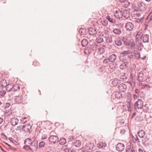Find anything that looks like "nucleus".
Returning a JSON list of instances; mask_svg holds the SVG:
<instances>
[{"label": "nucleus", "mask_w": 152, "mask_h": 152, "mask_svg": "<svg viewBox=\"0 0 152 152\" xmlns=\"http://www.w3.org/2000/svg\"><path fill=\"white\" fill-rule=\"evenodd\" d=\"M29 146L30 150L32 152L37 150L38 148V142L37 141H33Z\"/></svg>", "instance_id": "obj_1"}, {"label": "nucleus", "mask_w": 152, "mask_h": 152, "mask_svg": "<svg viewBox=\"0 0 152 152\" xmlns=\"http://www.w3.org/2000/svg\"><path fill=\"white\" fill-rule=\"evenodd\" d=\"M134 36L136 38V41H141L142 37V33L140 31H136L134 34Z\"/></svg>", "instance_id": "obj_2"}, {"label": "nucleus", "mask_w": 152, "mask_h": 152, "mask_svg": "<svg viewBox=\"0 0 152 152\" xmlns=\"http://www.w3.org/2000/svg\"><path fill=\"white\" fill-rule=\"evenodd\" d=\"M143 102L140 99L135 102L134 104V109L136 110V107L138 109H141L143 106Z\"/></svg>", "instance_id": "obj_3"}, {"label": "nucleus", "mask_w": 152, "mask_h": 152, "mask_svg": "<svg viewBox=\"0 0 152 152\" xmlns=\"http://www.w3.org/2000/svg\"><path fill=\"white\" fill-rule=\"evenodd\" d=\"M49 140L50 142L53 144L57 143L59 141L58 138L56 135L50 136L49 138Z\"/></svg>", "instance_id": "obj_4"}, {"label": "nucleus", "mask_w": 152, "mask_h": 152, "mask_svg": "<svg viewBox=\"0 0 152 152\" xmlns=\"http://www.w3.org/2000/svg\"><path fill=\"white\" fill-rule=\"evenodd\" d=\"M125 28L127 31H132L134 28V26L132 23L128 22L126 24Z\"/></svg>", "instance_id": "obj_5"}, {"label": "nucleus", "mask_w": 152, "mask_h": 152, "mask_svg": "<svg viewBox=\"0 0 152 152\" xmlns=\"http://www.w3.org/2000/svg\"><path fill=\"white\" fill-rule=\"evenodd\" d=\"M117 150L119 152L122 151L125 148L124 145V144L119 143L116 146Z\"/></svg>", "instance_id": "obj_6"}, {"label": "nucleus", "mask_w": 152, "mask_h": 152, "mask_svg": "<svg viewBox=\"0 0 152 152\" xmlns=\"http://www.w3.org/2000/svg\"><path fill=\"white\" fill-rule=\"evenodd\" d=\"M114 16L115 18L118 19L123 18L122 12L120 10H117L114 14Z\"/></svg>", "instance_id": "obj_7"}, {"label": "nucleus", "mask_w": 152, "mask_h": 152, "mask_svg": "<svg viewBox=\"0 0 152 152\" xmlns=\"http://www.w3.org/2000/svg\"><path fill=\"white\" fill-rule=\"evenodd\" d=\"M23 131L25 132H29L31 129L32 126L29 124H25L23 126Z\"/></svg>", "instance_id": "obj_8"}, {"label": "nucleus", "mask_w": 152, "mask_h": 152, "mask_svg": "<svg viewBox=\"0 0 152 152\" xmlns=\"http://www.w3.org/2000/svg\"><path fill=\"white\" fill-rule=\"evenodd\" d=\"M118 89L120 92H124L126 91L127 89V86L124 84H120L119 86Z\"/></svg>", "instance_id": "obj_9"}, {"label": "nucleus", "mask_w": 152, "mask_h": 152, "mask_svg": "<svg viewBox=\"0 0 152 152\" xmlns=\"http://www.w3.org/2000/svg\"><path fill=\"white\" fill-rule=\"evenodd\" d=\"M123 18L125 19H128L130 17V12L129 11L125 10L122 12Z\"/></svg>", "instance_id": "obj_10"}, {"label": "nucleus", "mask_w": 152, "mask_h": 152, "mask_svg": "<svg viewBox=\"0 0 152 152\" xmlns=\"http://www.w3.org/2000/svg\"><path fill=\"white\" fill-rule=\"evenodd\" d=\"M145 75L142 72H140L137 76L138 80L140 82H142L144 79Z\"/></svg>", "instance_id": "obj_11"}, {"label": "nucleus", "mask_w": 152, "mask_h": 152, "mask_svg": "<svg viewBox=\"0 0 152 152\" xmlns=\"http://www.w3.org/2000/svg\"><path fill=\"white\" fill-rule=\"evenodd\" d=\"M88 31L90 34L91 35H94L97 33V31L96 29L93 27L90 28L88 29Z\"/></svg>", "instance_id": "obj_12"}, {"label": "nucleus", "mask_w": 152, "mask_h": 152, "mask_svg": "<svg viewBox=\"0 0 152 152\" xmlns=\"http://www.w3.org/2000/svg\"><path fill=\"white\" fill-rule=\"evenodd\" d=\"M122 94L121 92H116L113 93L112 94V96H115V97L117 99H121L122 97Z\"/></svg>", "instance_id": "obj_13"}, {"label": "nucleus", "mask_w": 152, "mask_h": 152, "mask_svg": "<svg viewBox=\"0 0 152 152\" xmlns=\"http://www.w3.org/2000/svg\"><path fill=\"white\" fill-rule=\"evenodd\" d=\"M121 80H120L115 79L113 80L112 82V86H116L118 84H120Z\"/></svg>", "instance_id": "obj_14"}, {"label": "nucleus", "mask_w": 152, "mask_h": 152, "mask_svg": "<svg viewBox=\"0 0 152 152\" xmlns=\"http://www.w3.org/2000/svg\"><path fill=\"white\" fill-rule=\"evenodd\" d=\"M18 120L17 118L14 117L12 118L10 121V123L13 126L16 125L18 123Z\"/></svg>", "instance_id": "obj_15"}, {"label": "nucleus", "mask_w": 152, "mask_h": 152, "mask_svg": "<svg viewBox=\"0 0 152 152\" xmlns=\"http://www.w3.org/2000/svg\"><path fill=\"white\" fill-rule=\"evenodd\" d=\"M127 107L128 111L129 112H131L132 110L133 106V104L131 102H127Z\"/></svg>", "instance_id": "obj_16"}, {"label": "nucleus", "mask_w": 152, "mask_h": 152, "mask_svg": "<svg viewBox=\"0 0 152 152\" xmlns=\"http://www.w3.org/2000/svg\"><path fill=\"white\" fill-rule=\"evenodd\" d=\"M113 32L115 34L118 35H120L121 33V28H114Z\"/></svg>", "instance_id": "obj_17"}, {"label": "nucleus", "mask_w": 152, "mask_h": 152, "mask_svg": "<svg viewBox=\"0 0 152 152\" xmlns=\"http://www.w3.org/2000/svg\"><path fill=\"white\" fill-rule=\"evenodd\" d=\"M129 63L128 62L123 63L120 66V69L122 70L126 69L129 65Z\"/></svg>", "instance_id": "obj_18"}, {"label": "nucleus", "mask_w": 152, "mask_h": 152, "mask_svg": "<svg viewBox=\"0 0 152 152\" xmlns=\"http://www.w3.org/2000/svg\"><path fill=\"white\" fill-rule=\"evenodd\" d=\"M7 83L6 80H2L0 82V88L1 89L3 88L4 87H6L7 85Z\"/></svg>", "instance_id": "obj_19"}, {"label": "nucleus", "mask_w": 152, "mask_h": 152, "mask_svg": "<svg viewBox=\"0 0 152 152\" xmlns=\"http://www.w3.org/2000/svg\"><path fill=\"white\" fill-rule=\"evenodd\" d=\"M13 84L12 83L9 84L6 86V89L7 91H12Z\"/></svg>", "instance_id": "obj_20"}, {"label": "nucleus", "mask_w": 152, "mask_h": 152, "mask_svg": "<svg viewBox=\"0 0 152 152\" xmlns=\"http://www.w3.org/2000/svg\"><path fill=\"white\" fill-rule=\"evenodd\" d=\"M115 44L118 46H121L123 44L122 41L120 38L116 39L115 41Z\"/></svg>", "instance_id": "obj_21"}, {"label": "nucleus", "mask_w": 152, "mask_h": 152, "mask_svg": "<svg viewBox=\"0 0 152 152\" xmlns=\"http://www.w3.org/2000/svg\"><path fill=\"white\" fill-rule=\"evenodd\" d=\"M15 100L16 102L21 103L23 102V98L22 96H17L15 98Z\"/></svg>", "instance_id": "obj_22"}, {"label": "nucleus", "mask_w": 152, "mask_h": 152, "mask_svg": "<svg viewBox=\"0 0 152 152\" xmlns=\"http://www.w3.org/2000/svg\"><path fill=\"white\" fill-rule=\"evenodd\" d=\"M110 61L113 62L114 61L116 58V56L114 54H113L111 55L109 58H108Z\"/></svg>", "instance_id": "obj_23"}, {"label": "nucleus", "mask_w": 152, "mask_h": 152, "mask_svg": "<svg viewBox=\"0 0 152 152\" xmlns=\"http://www.w3.org/2000/svg\"><path fill=\"white\" fill-rule=\"evenodd\" d=\"M120 61L123 62V63L126 62H129V60L127 59V57L124 56H121L119 57Z\"/></svg>", "instance_id": "obj_24"}, {"label": "nucleus", "mask_w": 152, "mask_h": 152, "mask_svg": "<svg viewBox=\"0 0 152 152\" xmlns=\"http://www.w3.org/2000/svg\"><path fill=\"white\" fill-rule=\"evenodd\" d=\"M110 67L113 70H115L118 67V64L115 63H112L110 66Z\"/></svg>", "instance_id": "obj_25"}, {"label": "nucleus", "mask_w": 152, "mask_h": 152, "mask_svg": "<svg viewBox=\"0 0 152 152\" xmlns=\"http://www.w3.org/2000/svg\"><path fill=\"white\" fill-rule=\"evenodd\" d=\"M149 36L147 34H145L143 37L142 41L144 42H148L149 41Z\"/></svg>", "instance_id": "obj_26"}, {"label": "nucleus", "mask_w": 152, "mask_h": 152, "mask_svg": "<svg viewBox=\"0 0 152 152\" xmlns=\"http://www.w3.org/2000/svg\"><path fill=\"white\" fill-rule=\"evenodd\" d=\"M145 20L148 23L152 21V14L149 13L148 15L145 19Z\"/></svg>", "instance_id": "obj_27"}, {"label": "nucleus", "mask_w": 152, "mask_h": 152, "mask_svg": "<svg viewBox=\"0 0 152 152\" xmlns=\"http://www.w3.org/2000/svg\"><path fill=\"white\" fill-rule=\"evenodd\" d=\"M92 52V50H91L89 47H88L85 48L84 50V53L85 54L87 55L89 54Z\"/></svg>", "instance_id": "obj_28"}, {"label": "nucleus", "mask_w": 152, "mask_h": 152, "mask_svg": "<svg viewBox=\"0 0 152 152\" xmlns=\"http://www.w3.org/2000/svg\"><path fill=\"white\" fill-rule=\"evenodd\" d=\"M106 42L107 43H111L112 41V37L111 36H107L105 37Z\"/></svg>", "instance_id": "obj_29"}, {"label": "nucleus", "mask_w": 152, "mask_h": 152, "mask_svg": "<svg viewBox=\"0 0 152 152\" xmlns=\"http://www.w3.org/2000/svg\"><path fill=\"white\" fill-rule=\"evenodd\" d=\"M88 42L87 39H83L82 41L81 44L83 47H86L88 45Z\"/></svg>", "instance_id": "obj_30"}, {"label": "nucleus", "mask_w": 152, "mask_h": 152, "mask_svg": "<svg viewBox=\"0 0 152 152\" xmlns=\"http://www.w3.org/2000/svg\"><path fill=\"white\" fill-rule=\"evenodd\" d=\"M138 136L140 138H142L145 134V132L143 130H140L138 133Z\"/></svg>", "instance_id": "obj_31"}, {"label": "nucleus", "mask_w": 152, "mask_h": 152, "mask_svg": "<svg viewBox=\"0 0 152 152\" xmlns=\"http://www.w3.org/2000/svg\"><path fill=\"white\" fill-rule=\"evenodd\" d=\"M32 142L31 139L27 138L25 140L24 142L26 145H28L29 146L31 144V143H32Z\"/></svg>", "instance_id": "obj_32"}, {"label": "nucleus", "mask_w": 152, "mask_h": 152, "mask_svg": "<svg viewBox=\"0 0 152 152\" xmlns=\"http://www.w3.org/2000/svg\"><path fill=\"white\" fill-rule=\"evenodd\" d=\"M132 94L131 92H128L127 93V102H131L132 100Z\"/></svg>", "instance_id": "obj_33"}, {"label": "nucleus", "mask_w": 152, "mask_h": 152, "mask_svg": "<svg viewBox=\"0 0 152 152\" xmlns=\"http://www.w3.org/2000/svg\"><path fill=\"white\" fill-rule=\"evenodd\" d=\"M81 144V142L80 140H76V142L73 143V145H74L76 147H80Z\"/></svg>", "instance_id": "obj_34"}, {"label": "nucleus", "mask_w": 152, "mask_h": 152, "mask_svg": "<svg viewBox=\"0 0 152 152\" xmlns=\"http://www.w3.org/2000/svg\"><path fill=\"white\" fill-rule=\"evenodd\" d=\"M105 52L104 49L102 48H99L97 51L98 53L100 55L102 54Z\"/></svg>", "instance_id": "obj_35"}, {"label": "nucleus", "mask_w": 152, "mask_h": 152, "mask_svg": "<svg viewBox=\"0 0 152 152\" xmlns=\"http://www.w3.org/2000/svg\"><path fill=\"white\" fill-rule=\"evenodd\" d=\"M58 141L60 144L61 145H64L66 142V139L62 138H61Z\"/></svg>", "instance_id": "obj_36"}, {"label": "nucleus", "mask_w": 152, "mask_h": 152, "mask_svg": "<svg viewBox=\"0 0 152 152\" xmlns=\"http://www.w3.org/2000/svg\"><path fill=\"white\" fill-rule=\"evenodd\" d=\"M93 144L89 143L87 144L86 148L88 150H89L90 149H92L93 148Z\"/></svg>", "instance_id": "obj_37"}, {"label": "nucleus", "mask_w": 152, "mask_h": 152, "mask_svg": "<svg viewBox=\"0 0 152 152\" xmlns=\"http://www.w3.org/2000/svg\"><path fill=\"white\" fill-rule=\"evenodd\" d=\"M20 88V87L18 85V84H15V85H13V88H12V91H15L17 90L18 89H19Z\"/></svg>", "instance_id": "obj_38"}, {"label": "nucleus", "mask_w": 152, "mask_h": 152, "mask_svg": "<svg viewBox=\"0 0 152 152\" xmlns=\"http://www.w3.org/2000/svg\"><path fill=\"white\" fill-rule=\"evenodd\" d=\"M127 59L129 60V62L130 61V60L132 59H134L135 58V55H134L132 54V53H131L130 54L128 55L127 56Z\"/></svg>", "instance_id": "obj_39"}, {"label": "nucleus", "mask_w": 152, "mask_h": 152, "mask_svg": "<svg viewBox=\"0 0 152 152\" xmlns=\"http://www.w3.org/2000/svg\"><path fill=\"white\" fill-rule=\"evenodd\" d=\"M133 137V141L134 143H135L137 142V143H139L140 142L139 139L137 137V135H135V137Z\"/></svg>", "instance_id": "obj_40"}, {"label": "nucleus", "mask_w": 152, "mask_h": 152, "mask_svg": "<svg viewBox=\"0 0 152 152\" xmlns=\"http://www.w3.org/2000/svg\"><path fill=\"white\" fill-rule=\"evenodd\" d=\"M131 53V52L130 51L128 50L126 51H124L122 52L121 53V54H123V56L126 57H127V56L129 54H130Z\"/></svg>", "instance_id": "obj_41"}, {"label": "nucleus", "mask_w": 152, "mask_h": 152, "mask_svg": "<svg viewBox=\"0 0 152 152\" xmlns=\"http://www.w3.org/2000/svg\"><path fill=\"white\" fill-rule=\"evenodd\" d=\"M106 145V144L105 143L100 142L99 144L97 145L98 147L99 148H102L105 147Z\"/></svg>", "instance_id": "obj_42"}, {"label": "nucleus", "mask_w": 152, "mask_h": 152, "mask_svg": "<svg viewBox=\"0 0 152 152\" xmlns=\"http://www.w3.org/2000/svg\"><path fill=\"white\" fill-rule=\"evenodd\" d=\"M120 79L123 80V81L127 79V74L124 73L120 76Z\"/></svg>", "instance_id": "obj_43"}, {"label": "nucleus", "mask_w": 152, "mask_h": 152, "mask_svg": "<svg viewBox=\"0 0 152 152\" xmlns=\"http://www.w3.org/2000/svg\"><path fill=\"white\" fill-rule=\"evenodd\" d=\"M130 4V3L127 0H125V1L122 3V5L125 7H127L129 6Z\"/></svg>", "instance_id": "obj_44"}, {"label": "nucleus", "mask_w": 152, "mask_h": 152, "mask_svg": "<svg viewBox=\"0 0 152 152\" xmlns=\"http://www.w3.org/2000/svg\"><path fill=\"white\" fill-rule=\"evenodd\" d=\"M150 88V86L148 84H144L142 85V88L149 90Z\"/></svg>", "instance_id": "obj_45"}, {"label": "nucleus", "mask_w": 152, "mask_h": 152, "mask_svg": "<svg viewBox=\"0 0 152 152\" xmlns=\"http://www.w3.org/2000/svg\"><path fill=\"white\" fill-rule=\"evenodd\" d=\"M97 45L95 44L91 45L89 46L92 51L95 50H96Z\"/></svg>", "instance_id": "obj_46"}, {"label": "nucleus", "mask_w": 152, "mask_h": 152, "mask_svg": "<svg viewBox=\"0 0 152 152\" xmlns=\"http://www.w3.org/2000/svg\"><path fill=\"white\" fill-rule=\"evenodd\" d=\"M104 39L101 37H98L96 39V42L99 43H101L104 41Z\"/></svg>", "instance_id": "obj_47"}, {"label": "nucleus", "mask_w": 152, "mask_h": 152, "mask_svg": "<svg viewBox=\"0 0 152 152\" xmlns=\"http://www.w3.org/2000/svg\"><path fill=\"white\" fill-rule=\"evenodd\" d=\"M135 21L137 23H140L143 20V17H142L141 18H135Z\"/></svg>", "instance_id": "obj_48"}, {"label": "nucleus", "mask_w": 152, "mask_h": 152, "mask_svg": "<svg viewBox=\"0 0 152 152\" xmlns=\"http://www.w3.org/2000/svg\"><path fill=\"white\" fill-rule=\"evenodd\" d=\"M139 1H137V2H136L135 4H137V5L138 7H139L141 8L142 7H143V5L144 4L143 3L142 1H140L139 2Z\"/></svg>", "instance_id": "obj_49"}, {"label": "nucleus", "mask_w": 152, "mask_h": 152, "mask_svg": "<svg viewBox=\"0 0 152 152\" xmlns=\"http://www.w3.org/2000/svg\"><path fill=\"white\" fill-rule=\"evenodd\" d=\"M135 76L134 74L132 73L130 75V79L133 82V84L134 83L135 80Z\"/></svg>", "instance_id": "obj_50"}, {"label": "nucleus", "mask_w": 152, "mask_h": 152, "mask_svg": "<svg viewBox=\"0 0 152 152\" xmlns=\"http://www.w3.org/2000/svg\"><path fill=\"white\" fill-rule=\"evenodd\" d=\"M75 137L73 135L69 136L68 137L69 142L73 141L75 140Z\"/></svg>", "instance_id": "obj_51"}, {"label": "nucleus", "mask_w": 152, "mask_h": 152, "mask_svg": "<svg viewBox=\"0 0 152 152\" xmlns=\"http://www.w3.org/2000/svg\"><path fill=\"white\" fill-rule=\"evenodd\" d=\"M107 19L110 22L114 23L115 22L114 19L111 18L109 16H107Z\"/></svg>", "instance_id": "obj_52"}, {"label": "nucleus", "mask_w": 152, "mask_h": 152, "mask_svg": "<svg viewBox=\"0 0 152 152\" xmlns=\"http://www.w3.org/2000/svg\"><path fill=\"white\" fill-rule=\"evenodd\" d=\"M123 41L124 42L125 44L126 45H129V42L128 40L126 38L123 37L122 39Z\"/></svg>", "instance_id": "obj_53"}, {"label": "nucleus", "mask_w": 152, "mask_h": 152, "mask_svg": "<svg viewBox=\"0 0 152 152\" xmlns=\"http://www.w3.org/2000/svg\"><path fill=\"white\" fill-rule=\"evenodd\" d=\"M110 62V60H109L108 58H106L104 59L103 61V63L106 64H109Z\"/></svg>", "instance_id": "obj_54"}, {"label": "nucleus", "mask_w": 152, "mask_h": 152, "mask_svg": "<svg viewBox=\"0 0 152 152\" xmlns=\"http://www.w3.org/2000/svg\"><path fill=\"white\" fill-rule=\"evenodd\" d=\"M45 143L44 141H41L40 142L39 144V148H42L44 147Z\"/></svg>", "instance_id": "obj_55"}, {"label": "nucleus", "mask_w": 152, "mask_h": 152, "mask_svg": "<svg viewBox=\"0 0 152 152\" xmlns=\"http://www.w3.org/2000/svg\"><path fill=\"white\" fill-rule=\"evenodd\" d=\"M101 23L104 26H107L108 25V22L107 20H104L103 21H102Z\"/></svg>", "instance_id": "obj_56"}, {"label": "nucleus", "mask_w": 152, "mask_h": 152, "mask_svg": "<svg viewBox=\"0 0 152 152\" xmlns=\"http://www.w3.org/2000/svg\"><path fill=\"white\" fill-rule=\"evenodd\" d=\"M131 148V144H129L126 147V152H129L130 151Z\"/></svg>", "instance_id": "obj_57"}, {"label": "nucleus", "mask_w": 152, "mask_h": 152, "mask_svg": "<svg viewBox=\"0 0 152 152\" xmlns=\"http://www.w3.org/2000/svg\"><path fill=\"white\" fill-rule=\"evenodd\" d=\"M134 17L136 16L139 18V17H140L141 15V14L139 12H134Z\"/></svg>", "instance_id": "obj_58"}, {"label": "nucleus", "mask_w": 152, "mask_h": 152, "mask_svg": "<svg viewBox=\"0 0 152 152\" xmlns=\"http://www.w3.org/2000/svg\"><path fill=\"white\" fill-rule=\"evenodd\" d=\"M6 94V91L4 90H1L0 91V95L2 96H3Z\"/></svg>", "instance_id": "obj_59"}, {"label": "nucleus", "mask_w": 152, "mask_h": 152, "mask_svg": "<svg viewBox=\"0 0 152 152\" xmlns=\"http://www.w3.org/2000/svg\"><path fill=\"white\" fill-rule=\"evenodd\" d=\"M23 149L29 151L30 148L28 145H25L23 147Z\"/></svg>", "instance_id": "obj_60"}, {"label": "nucleus", "mask_w": 152, "mask_h": 152, "mask_svg": "<svg viewBox=\"0 0 152 152\" xmlns=\"http://www.w3.org/2000/svg\"><path fill=\"white\" fill-rule=\"evenodd\" d=\"M48 137V135L47 134H45L42 135V139L43 140L47 138Z\"/></svg>", "instance_id": "obj_61"}, {"label": "nucleus", "mask_w": 152, "mask_h": 152, "mask_svg": "<svg viewBox=\"0 0 152 152\" xmlns=\"http://www.w3.org/2000/svg\"><path fill=\"white\" fill-rule=\"evenodd\" d=\"M126 132L125 130L124 129H121L120 133L121 135H123L125 134Z\"/></svg>", "instance_id": "obj_62"}, {"label": "nucleus", "mask_w": 152, "mask_h": 152, "mask_svg": "<svg viewBox=\"0 0 152 152\" xmlns=\"http://www.w3.org/2000/svg\"><path fill=\"white\" fill-rule=\"evenodd\" d=\"M86 29L84 28H81L80 29L79 32L84 33L85 32Z\"/></svg>", "instance_id": "obj_63"}, {"label": "nucleus", "mask_w": 152, "mask_h": 152, "mask_svg": "<svg viewBox=\"0 0 152 152\" xmlns=\"http://www.w3.org/2000/svg\"><path fill=\"white\" fill-rule=\"evenodd\" d=\"M71 148H66L64 149L65 152H70Z\"/></svg>", "instance_id": "obj_64"}]
</instances>
